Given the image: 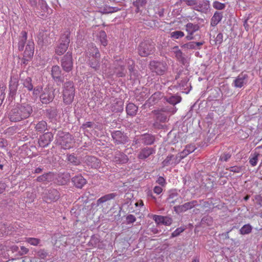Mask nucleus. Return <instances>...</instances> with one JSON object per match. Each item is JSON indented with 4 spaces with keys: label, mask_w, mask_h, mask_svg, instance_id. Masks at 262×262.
I'll use <instances>...</instances> for the list:
<instances>
[{
    "label": "nucleus",
    "mask_w": 262,
    "mask_h": 262,
    "mask_svg": "<svg viewBox=\"0 0 262 262\" xmlns=\"http://www.w3.org/2000/svg\"><path fill=\"white\" fill-rule=\"evenodd\" d=\"M32 107L28 104L17 105L9 114V118L12 122H18L30 117L32 113Z\"/></svg>",
    "instance_id": "1"
},
{
    "label": "nucleus",
    "mask_w": 262,
    "mask_h": 262,
    "mask_svg": "<svg viewBox=\"0 0 262 262\" xmlns=\"http://www.w3.org/2000/svg\"><path fill=\"white\" fill-rule=\"evenodd\" d=\"M56 140L57 143L64 149H69L74 145V142L72 136L62 130L58 132Z\"/></svg>",
    "instance_id": "2"
},
{
    "label": "nucleus",
    "mask_w": 262,
    "mask_h": 262,
    "mask_svg": "<svg viewBox=\"0 0 262 262\" xmlns=\"http://www.w3.org/2000/svg\"><path fill=\"white\" fill-rule=\"evenodd\" d=\"M75 96V88L71 81L64 83L63 86L62 99L66 104L72 103Z\"/></svg>",
    "instance_id": "3"
},
{
    "label": "nucleus",
    "mask_w": 262,
    "mask_h": 262,
    "mask_svg": "<svg viewBox=\"0 0 262 262\" xmlns=\"http://www.w3.org/2000/svg\"><path fill=\"white\" fill-rule=\"evenodd\" d=\"M150 69L158 75H164L167 70V64L163 61H151L149 63Z\"/></svg>",
    "instance_id": "4"
},
{
    "label": "nucleus",
    "mask_w": 262,
    "mask_h": 262,
    "mask_svg": "<svg viewBox=\"0 0 262 262\" xmlns=\"http://www.w3.org/2000/svg\"><path fill=\"white\" fill-rule=\"evenodd\" d=\"M155 51L154 45L149 41L142 42L138 48L139 54L142 57H146L152 54Z\"/></svg>",
    "instance_id": "5"
},
{
    "label": "nucleus",
    "mask_w": 262,
    "mask_h": 262,
    "mask_svg": "<svg viewBox=\"0 0 262 262\" xmlns=\"http://www.w3.org/2000/svg\"><path fill=\"white\" fill-rule=\"evenodd\" d=\"M43 201L51 203L57 201L60 198L59 191L53 188H50L44 192L42 195Z\"/></svg>",
    "instance_id": "6"
},
{
    "label": "nucleus",
    "mask_w": 262,
    "mask_h": 262,
    "mask_svg": "<svg viewBox=\"0 0 262 262\" xmlns=\"http://www.w3.org/2000/svg\"><path fill=\"white\" fill-rule=\"evenodd\" d=\"M73 65L72 53L68 52L61 59V66L65 72H69L72 70Z\"/></svg>",
    "instance_id": "7"
},
{
    "label": "nucleus",
    "mask_w": 262,
    "mask_h": 262,
    "mask_svg": "<svg viewBox=\"0 0 262 262\" xmlns=\"http://www.w3.org/2000/svg\"><path fill=\"white\" fill-rule=\"evenodd\" d=\"M70 43V38L67 35L63 36L60 38V43L56 47L55 52L58 55L63 54L67 50Z\"/></svg>",
    "instance_id": "8"
},
{
    "label": "nucleus",
    "mask_w": 262,
    "mask_h": 262,
    "mask_svg": "<svg viewBox=\"0 0 262 262\" xmlns=\"http://www.w3.org/2000/svg\"><path fill=\"white\" fill-rule=\"evenodd\" d=\"M54 98V91L53 89L46 88L40 94V99L42 103L47 104L51 102Z\"/></svg>",
    "instance_id": "9"
},
{
    "label": "nucleus",
    "mask_w": 262,
    "mask_h": 262,
    "mask_svg": "<svg viewBox=\"0 0 262 262\" xmlns=\"http://www.w3.org/2000/svg\"><path fill=\"white\" fill-rule=\"evenodd\" d=\"M181 158L179 155L174 156L173 155H169L162 162V166L165 167L168 166H174L180 162Z\"/></svg>",
    "instance_id": "10"
},
{
    "label": "nucleus",
    "mask_w": 262,
    "mask_h": 262,
    "mask_svg": "<svg viewBox=\"0 0 262 262\" xmlns=\"http://www.w3.org/2000/svg\"><path fill=\"white\" fill-rule=\"evenodd\" d=\"M186 31L187 32V35L186 36V39L188 40H191L194 39L193 34L196 31H198L200 27L197 24H193L191 23L187 24L185 26Z\"/></svg>",
    "instance_id": "11"
},
{
    "label": "nucleus",
    "mask_w": 262,
    "mask_h": 262,
    "mask_svg": "<svg viewBox=\"0 0 262 262\" xmlns=\"http://www.w3.org/2000/svg\"><path fill=\"white\" fill-rule=\"evenodd\" d=\"M53 134L50 132H47L40 136L38 139V144L42 147H47L49 145L53 139Z\"/></svg>",
    "instance_id": "12"
},
{
    "label": "nucleus",
    "mask_w": 262,
    "mask_h": 262,
    "mask_svg": "<svg viewBox=\"0 0 262 262\" xmlns=\"http://www.w3.org/2000/svg\"><path fill=\"white\" fill-rule=\"evenodd\" d=\"M112 136L117 144H124L127 141V137L120 130L113 132Z\"/></svg>",
    "instance_id": "13"
},
{
    "label": "nucleus",
    "mask_w": 262,
    "mask_h": 262,
    "mask_svg": "<svg viewBox=\"0 0 262 262\" xmlns=\"http://www.w3.org/2000/svg\"><path fill=\"white\" fill-rule=\"evenodd\" d=\"M153 219L158 225L169 226L172 224V219L167 216H164L162 215H155Z\"/></svg>",
    "instance_id": "14"
},
{
    "label": "nucleus",
    "mask_w": 262,
    "mask_h": 262,
    "mask_svg": "<svg viewBox=\"0 0 262 262\" xmlns=\"http://www.w3.org/2000/svg\"><path fill=\"white\" fill-rule=\"evenodd\" d=\"M34 43L32 41H29L24 53V59L28 60L31 59L34 54Z\"/></svg>",
    "instance_id": "15"
},
{
    "label": "nucleus",
    "mask_w": 262,
    "mask_h": 262,
    "mask_svg": "<svg viewBox=\"0 0 262 262\" xmlns=\"http://www.w3.org/2000/svg\"><path fill=\"white\" fill-rule=\"evenodd\" d=\"M115 65L117 67H115V73L117 76L119 77H123L125 75L126 70L125 67L126 65L124 64L123 61H116Z\"/></svg>",
    "instance_id": "16"
},
{
    "label": "nucleus",
    "mask_w": 262,
    "mask_h": 262,
    "mask_svg": "<svg viewBox=\"0 0 262 262\" xmlns=\"http://www.w3.org/2000/svg\"><path fill=\"white\" fill-rule=\"evenodd\" d=\"M155 150L151 147H144L141 149L138 155V158L140 160H144L154 154Z\"/></svg>",
    "instance_id": "17"
},
{
    "label": "nucleus",
    "mask_w": 262,
    "mask_h": 262,
    "mask_svg": "<svg viewBox=\"0 0 262 262\" xmlns=\"http://www.w3.org/2000/svg\"><path fill=\"white\" fill-rule=\"evenodd\" d=\"M248 78V75L243 73L239 74L233 81V85L235 88H241L245 84Z\"/></svg>",
    "instance_id": "18"
},
{
    "label": "nucleus",
    "mask_w": 262,
    "mask_h": 262,
    "mask_svg": "<svg viewBox=\"0 0 262 262\" xmlns=\"http://www.w3.org/2000/svg\"><path fill=\"white\" fill-rule=\"evenodd\" d=\"M18 80L17 78H15L14 77H11L10 81L9 82V91H10V95L11 97H14L16 93L17 87H18Z\"/></svg>",
    "instance_id": "19"
},
{
    "label": "nucleus",
    "mask_w": 262,
    "mask_h": 262,
    "mask_svg": "<svg viewBox=\"0 0 262 262\" xmlns=\"http://www.w3.org/2000/svg\"><path fill=\"white\" fill-rule=\"evenodd\" d=\"M128 161V158L125 154L119 151L115 153L114 161L117 164H125Z\"/></svg>",
    "instance_id": "20"
},
{
    "label": "nucleus",
    "mask_w": 262,
    "mask_h": 262,
    "mask_svg": "<svg viewBox=\"0 0 262 262\" xmlns=\"http://www.w3.org/2000/svg\"><path fill=\"white\" fill-rule=\"evenodd\" d=\"M61 71L58 66H54L52 67L51 75L54 80L57 82H62L61 78Z\"/></svg>",
    "instance_id": "21"
},
{
    "label": "nucleus",
    "mask_w": 262,
    "mask_h": 262,
    "mask_svg": "<svg viewBox=\"0 0 262 262\" xmlns=\"http://www.w3.org/2000/svg\"><path fill=\"white\" fill-rule=\"evenodd\" d=\"M73 184L78 188H81L86 183V180L81 175H77L72 179Z\"/></svg>",
    "instance_id": "22"
},
{
    "label": "nucleus",
    "mask_w": 262,
    "mask_h": 262,
    "mask_svg": "<svg viewBox=\"0 0 262 262\" xmlns=\"http://www.w3.org/2000/svg\"><path fill=\"white\" fill-rule=\"evenodd\" d=\"M181 199L177 190L174 189L169 191V195L167 200L169 203L173 204L177 202H179Z\"/></svg>",
    "instance_id": "23"
},
{
    "label": "nucleus",
    "mask_w": 262,
    "mask_h": 262,
    "mask_svg": "<svg viewBox=\"0 0 262 262\" xmlns=\"http://www.w3.org/2000/svg\"><path fill=\"white\" fill-rule=\"evenodd\" d=\"M199 205L196 201H192L180 205L178 206V208L180 211L182 212H185L188 211L189 209H192Z\"/></svg>",
    "instance_id": "24"
},
{
    "label": "nucleus",
    "mask_w": 262,
    "mask_h": 262,
    "mask_svg": "<svg viewBox=\"0 0 262 262\" xmlns=\"http://www.w3.org/2000/svg\"><path fill=\"white\" fill-rule=\"evenodd\" d=\"M86 162L88 165L90 166L92 168H98L100 166V160L93 156H88L86 158Z\"/></svg>",
    "instance_id": "25"
},
{
    "label": "nucleus",
    "mask_w": 262,
    "mask_h": 262,
    "mask_svg": "<svg viewBox=\"0 0 262 262\" xmlns=\"http://www.w3.org/2000/svg\"><path fill=\"white\" fill-rule=\"evenodd\" d=\"M114 103L112 104L111 110L113 112H120L123 110V102L118 99L114 100Z\"/></svg>",
    "instance_id": "26"
},
{
    "label": "nucleus",
    "mask_w": 262,
    "mask_h": 262,
    "mask_svg": "<svg viewBox=\"0 0 262 262\" xmlns=\"http://www.w3.org/2000/svg\"><path fill=\"white\" fill-rule=\"evenodd\" d=\"M88 56L90 59L94 58H100V54L98 49L96 46L92 45L89 48Z\"/></svg>",
    "instance_id": "27"
},
{
    "label": "nucleus",
    "mask_w": 262,
    "mask_h": 262,
    "mask_svg": "<svg viewBox=\"0 0 262 262\" xmlns=\"http://www.w3.org/2000/svg\"><path fill=\"white\" fill-rule=\"evenodd\" d=\"M195 149V146L193 145H187L186 146L185 149L181 152L178 154L181 160L185 158L189 154L192 152Z\"/></svg>",
    "instance_id": "28"
},
{
    "label": "nucleus",
    "mask_w": 262,
    "mask_h": 262,
    "mask_svg": "<svg viewBox=\"0 0 262 262\" xmlns=\"http://www.w3.org/2000/svg\"><path fill=\"white\" fill-rule=\"evenodd\" d=\"M27 39V32L26 31L21 32L19 38L18 48L19 51H23Z\"/></svg>",
    "instance_id": "29"
},
{
    "label": "nucleus",
    "mask_w": 262,
    "mask_h": 262,
    "mask_svg": "<svg viewBox=\"0 0 262 262\" xmlns=\"http://www.w3.org/2000/svg\"><path fill=\"white\" fill-rule=\"evenodd\" d=\"M138 107L133 103H129L126 107V112L128 115L134 116L137 114Z\"/></svg>",
    "instance_id": "30"
},
{
    "label": "nucleus",
    "mask_w": 262,
    "mask_h": 262,
    "mask_svg": "<svg viewBox=\"0 0 262 262\" xmlns=\"http://www.w3.org/2000/svg\"><path fill=\"white\" fill-rule=\"evenodd\" d=\"M223 15L221 12H215L211 19V26H216L222 20Z\"/></svg>",
    "instance_id": "31"
},
{
    "label": "nucleus",
    "mask_w": 262,
    "mask_h": 262,
    "mask_svg": "<svg viewBox=\"0 0 262 262\" xmlns=\"http://www.w3.org/2000/svg\"><path fill=\"white\" fill-rule=\"evenodd\" d=\"M78 207V209L79 212H82V213H85L91 211L92 207L91 204L89 202H86L83 203L82 205H80L78 206V204H75V207Z\"/></svg>",
    "instance_id": "32"
},
{
    "label": "nucleus",
    "mask_w": 262,
    "mask_h": 262,
    "mask_svg": "<svg viewBox=\"0 0 262 262\" xmlns=\"http://www.w3.org/2000/svg\"><path fill=\"white\" fill-rule=\"evenodd\" d=\"M141 140L142 143L145 145H151L155 141V137L152 135L145 134L141 136Z\"/></svg>",
    "instance_id": "33"
},
{
    "label": "nucleus",
    "mask_w": 262,
    "mask_h": 262,
    "mask_svg": "<svg viewBox=\"0 0 262 262\" xmlns=\"http://www.w3.org/2000/svg\"><path fill=\"white\" fill-rule=\"evenodd\" d=\"M106 34L104 31H100L97 35V39L99 40L101 45L105 47L107 45Z\"/></svg>",
    "instance_id": "34"
},
{
    "label": "nucleus",
    "mask_w": 262,
    "mask_h": 262,
    "mask_svg": "<svg viewBox=\"0 0 262 262\" xmlns=\"http://www.w3.org/2000/svg\"><path fill=\"white\" fill-rule=\"evenodd\" d=\"M53 176L51 173H46L37 177L36 180L39 182L49 183L52 181Z\"/></svg>",
    "instance_id": "35"
},
{
    "label": "nucleus",
    "mask_w": 262,
    "mask_h": 262,
    "mask_svg": "<svg viewBox=\"0 0 262 262\" xmlns=\"http://www.w3.org/2000/svg\"><path fill=\"white\" fill-rule=\"evenodd\" d=\"M204 43V41L202 42H189L183 45V47L187 49H200V47Z\"/></svg>",
    "instance_id": "36"
},
{
    "label": "nucleus",
    "mask_w": 262,
    "mask_h": 262,
    "mask_svg": "<svg viewBox=\"0 0 262 262\" xmlns=\"http://www.w3.org/2000/svg\"><path fill=\"white\" fill-rule=\"evenodd\" d=\"M48 125L45 121L42 120L38 122L35 125V128L36 132L42 133L47 130Z\"/></svg>",
    "instance_id": "37"
},
{
    "label": "nucleus",
    "mask_w": 262,
    "mask_h": 262,
    "mask_svg": "<svg viewBox=\"0 0 262 262\" xmlns=\"http://www.w3.org/2000/svg\"><path fill=\"white\" fill-rule=\"evenodd\" d=\"M116 194L113 193H110V194H106V195L101 197L97 201V205H99L101 204H102L104 202H106L108 201H110L111 200L114 199V198L116 196Z\"/></svg>",
    "instance_id": "38"
},
{
    "label": "nucleus",
    "mask_w": 262,
    "mask_h": 262,
    "mask_svg": "<svg viewBox=\"0 0 262 262\" xmlns=\"http://www.w3.org/2000/svg\"><path fill=\"white\" fill-rule=\"evenodd\" d=\"M173 49L174 50L173 52L177 59L180 62L183 63L185 61V58L183 55L182 52L179 49L178 46H175Z\"/></svg>",
    "instance_id": "39"
},
{
    "label": "nucleus",
    "mask_w": 262,
    "mask_h": 262,
    "mask_svg": "<svg viewBox=\"0 0 262 262\" xmlns=\"http://www.w3.org/2000/svg\"><path fill=\"white\" fill-rule=\"evenodd\" d=\"M99 59L100 58H94L89 59V65L95 71L98 70L100 68Z\"/></svg>",
    "instance_id": "40"
},
{
    "label": "nucleus",
    "mask_w": 262,
    "mask_h": 262,
    "mask_svg": "<svg viewBox=\"0 0 262 262\" xmlns=\"http://www.w3.org/2000/svg\"><path fill=\"white\" fill-rule=\"evenodd\" d=\"M22 84L24 88H26L29 91H32L33 88L32 84V79L30 77H27L26 79L22 80Z\"/></svg>",
    "instance_id": "41"
},
{
    "label": "nucleus",
    "mask_w": 262,
    "mask_h": 262,
    "mask_svg": "<svg viewBox=\"0 0 262 262\" xmlns=\"http://www.w3.org/2000/svg\"><path fill=\"white\" fill-rule=\"evenodd\" d=\"M11 228L12 227L10 226H8L7 224H0V235L3 236L4 234H8Z\"/></svg>",
    "instance_id": "42"
},
{
    "label": "nucleus",
    "mask_w": 262,
    "mask_h": 262,
    "mask_svg": "<svg viewBox=\"0 0 262 262\" xmlns=\"http://www.w3.org/2000/svg\"><path fill=\"white\" fill-rule=\"evenodd\" d=\"M9 248L6 246L0 245V255H2L6 259H8L9 257V254L8 253L9 251Z\"/></svg>",
    "instance_id": "43"
},
{
    "label": "nucleus",
    "mask_w": 262,
    "mask_h": 262,
    "mask_svg": "<svg viewBox=\"0 0 262 262\" xmlns=\"http://www.w3.org/2000/svg\"><path fill=\"white\" fill-rule=\"evenodd\" d=\"M252 226L250 224L244 225L239 230V232L242 235L249 234L252 231Z\"/></svg>",
    "instance_id": "44"
},
{
    "label": "nucleus",
    "mask_w": 262,
    "mask_h": 262,
    "mask_svg": "<svg viewBox=\"0 0 262 262\" xmlns=\"http://www.w3.org/2000/svg\"><path fill=\"white\" fill-rule=\"evenodd\" d=\"M181 101V97L178 96H172L167 99V101L172 105H176V104L180 102Z\"/></svg>",
    "instance_id": "45"
},
{
    "label": "nucleus",
    "mask_w": 262,
    "mask_h": 262,
    "mask_svg": "<svg viewBox=\"0 0 262 262\" xmlns=\"http://www.w3.org/2000/svg\"><path fill=\"white\" fill-rule=\"evenodd\" d=\"M67 159L69 162L74 165H78L80 163L77 157H75L74 155L72 154L68 155Z\"/></svg>",
    "instance_id": "46"
},
{
    "label": "nucleus",
    "mask_w": 262,
    "mask_h": 262,
    "mask_svg": "<svg viewBox=\"0 0 262 262\" xmlns=\"http://www.w3.org/2000/svg\"><path fill=\"white\" fill-rule=\"evenodd\" d=\"M212 218L208 215H207L202 219L201 224L202 225H206L207 226H210L212 225Z\"/></svg>",
    "instance_id": "47"
},
{
    "label": "nucleus",
    "mask_w": 262,
    "mask_h": 262,
    "mask_svg": "<svg viewBox=\"0 0 262 262\" xmlns=\"http://www.w3.org/2000/svg\"><path fill=\"white\" fill-rule=\"evenodd\" d=\"M25 241L33 246H37L40 243V239L34 237H27Z\"/></svg>",
    "instance_id": "48"
},
{
    "label": "nucleus",
    "mask_w": 262,
    "mask_h": 262,
    "mask_svg": "<svg viewBox=\"0 0 262 262\" xmlns=\"http://www.w3.org/2000/svg\"><path fill=\"white\" fill-rule=\"evenodd\" d=\"M184 36V32L181 31H176L170 33V37L173 39H179L183 37Z\"/></svg>",
    "instance_id": "49"
},
{
    "label": "nucleus",
    "mask_w": 262,
    "mask_h": 262,
    "mask_svg": "<svg viewBox=\"0 0 262 262\" xmlns=\"http://www.w3.org/2000/svg\"><path fill=\"white\" fill-rule=\"evenodd\" d=\"M99 242L100 239L98 236L93 235L91 236L89 244L93 247H96Z\"/></svg>",
    "instance_id": "50"
},
{
    "label": "nucleus",
    "mask_w": 262,
    "mask_h": 262,
    "mask_svg": "<svg viewBox=\"0 0 262 262\" xmlns=\"http://www.w3.org/2000/svg\"><path fill=\"white\" fill-rule=\"evenodd\" d=\"M36 256L41 259H45L48 255V253L45 249H40L36 252Z\"/></svg>",
    "instance_id": "51"
},
{
    "label": "nucleus",
    "mask_w": 262,
    "mask_h": 262,
    "mask_svg": "<svg viewBox=\"0 0 262 262\" xmlns=\"http://www.w3.org/2000/svg\"><path fill=\"white\" fill-rule=\"evenodd\" d=\"M146 3V0H136L134 2L133 4L137 8V10L138 11L140 7L144 6Z\"/></svg>",
    "instance_id": "52"
},
{
    "label": "nucleus",
    "mask_w": 262,
    "mask_h": 262,
    "mask_svg": "<svg viewBox=\"0 0 262 262\" xmlns=\"http://www.w3.org/2000/svg\"><path fill=\"white\" fill-rule=\"evenodd\" d=\"M125 63L127 64V67L128 69V70L130 72V75H132L134 72V61L130 59H127L125 60Z\"/></svg>",
    "instance_id": "53"
},
{
    "label": "nucleus",
    "mask_w": 262,
    "mask_h": 262,
    "mask_svg": "<svg viewBox=\"0 0 262 262\" xmlns=\"http://www.w3.org/2000/svg\"><path fill=\"white\" fill-rule=\"evenodd\" d=\"M259 156L258 154H255L252 157L249 158V163L251 166H255L256 165Z\"/></svg>",
    "instance_id": "54"
},
{
    "label": "nucleus",
    "mask_w": 262,
    "mask_h": 262,
    "mask_svg": "<svg viewBox=\"0 0 262 262\" xmlns=\"http://www.w3.org/2000/svg\"><path fill=\"white\" fill-rule=\"evenodd\" d=\"M185 229L182 227L177 228L171 234L170 238L178 236L184 231Z\"/></svg>",
    "instance_id": "55"
},
{
    "label": "nucleus",
    "mask_w": 262,
    "mask_h": 262,
    "mask_svg": "<svg viewBox=\"0 0 262 262\" xmlns=\"http://www.w3.org/2000/svg\"><path fill=\"white\" fill-rule=\"evenodd\" d=\"M227 170L234 173H239L242 172L243 168L242 166H234L227 168Z\"/></svg>",
    "instance_id": "56"
},
{
    "label": "nucleus",
    "mask_w": 262,
    "mask_h": 262,
    "mask_svg": "<svg viewBox=\"0 0 262 262\" xmlns=\"http://www.w3.org/2000/svg\"><path fill=\"white\" fill-rule=\"evenodd\" d=\"M213 7L217 10H223L225 7V5L218 1H215L213 3Z\"/></svg>",
    "instance_id": "57"
},
{
    "label": "nucleus",
    "mask_w": 262,
    "mask_h": 262,
    "mask_svg": "<svg viewBox=\"0 0 262 262\" xmlns=\"http://www.w3.org/2000/svg\"><path fill=\"white\" fill-rule=\"evenodd\" d=\"M223 41V35L222 33H219L215 39V43L216 45H221Z\"/></svg>",
    "instance_id": "58"
},
{
    "label": "nucleus",
    "mask_w": 262,
    "mask_h": 262,
    "mask_svg": "<svg viewBox=\"0 0 262 262\" xmlns=\"http://www.w3.org/2000/svg\"><path fill=\"white\" fill-rule=\"evenodd\" d=\"M156 183L160 185L162 187H165L166 182L165 179L163 177H159L156 181Z\"/></svg>",
    "instance_id": "59"
},
{
    "label": "nucleus",
    "mask_w": 262,
    "mask_h": 262,
    "mask_svg": "<svg viewBox=\"0 0 262 262\" xmlns=\"http://www.w3.org/2000/svg\"><path fill=\"white\" fill-rule=\"evenodd\" d=\"M254 201L260 207H262V196L260 195H256L254 197Z\"/></svg>",
    "instance_id": "60"
},
{
    "label": "nucleus",
    "mask_w": 262,
    "mask_h": 262,
    "mask_svg": "<svg viewBox=\"0 0 262 262\" xmlns=\"http://www.w3.org/2000/svg\"><path fill=\"white\" fill-rule=\"evenodd\" d=\"M231 157L229 153H225L220 157V160L223 161H227Z\"/></svg>",
    "instance_id": "61"
},
{
    "label": "nucleus",
    "mask_w": 262,
    "mask_h": 262,
    "mask_svg": "<svg viewBox=\"0 0 262 262\" xmlns=\"http://www.w3.org/2000/svg\"><path fill=\"white\" fill-rule=\"evenodd\" d=\"M126 220L127 224H131L136 221V217L133 215L130 214L127 216Z\"/></svg>",
    "instance_id": "62"
},
{
    "label": "nucleus",
    "mask_w": 262,
    "mask_h": 262,
    "mask_svg": "<svg viewBox=\"0 0 262 262\" xmlns=\"http://www.w3.org/2000/svg\"><path fill=\"white\" fill-rule=\"evenodd\" d=\"M29 252V250L28 248H26L24 246H21L20 250L18 251V253L20 255H23L24 254H27Z\"/></svg>",
    "instance_id": "63"
},
{
    "label": "nucleus",
    "mask_w": 262,
    "mask_h": 262,
    "mask_svg": "<svg viewBox=\"0 0 262 262\" xmlns=\"http://www.w3.org/2000/svg\"><path fill=\"white\" fill-rule=\"evenodd\" d=\"M153 191L154 193L159 194L162 192L163 189L162 187L156 186L154 188Z\"/></svg>",
    "instance_id": "64"
}]
</instances>
